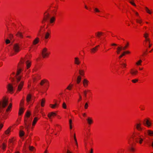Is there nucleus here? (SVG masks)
<instances>
[{
    "label": "nucleus",
    "mask_w": 153,
    "mask_h": 153,
    "mask_svg": "<svg viewBox=\"0 0 153 153\" xmlns=\"http://www.w3.org/2000/svg\"><path fill=\"white\" fill-rule=\"evenodd\" d=\"M129 45V43L128 42H127V43L126 44V45L123 47V50H124L126 49V48Z\"/></svg>",
    "instance_id": "obj_38"
},
{
    "label": "nucleus",
    "mask_w": 153,
    "mask_h": 153,
    "mask_svg": "<svg viewBox=\"0 0 153 153\" xmlns=\"http://www.w3.org/2000/svg\"><path fill=\"white\" fill-rule=\"evenodd\" d=\"M123 47H118L117 48V52L118 54H119L120 52L122 50H123Z\"/></svg>",
    "instance_id": "obj_30"
},
{
    "label": "nucleus",
    "mask_w": 153,
    "mask_h": 153,
    "mask_svg": "<svg viewBox=\"0 0 153 153\" xmlns=\"http://www.w3.org/2000/svg\"><path fill=\"white\" fill-rule=\"evenodd\" d=\"M24 134V132L22 131H20L19 135L20 136H22Z\"/></svg>",
    "instance_id": "obj_39"
},
{
    "label": "nucleus",
    "mask_w": 153,
    "mask_h": 153,
    "mask_svg": "<svg viewBox=\"0 0 153 153\" xmlns=\"http://www.w3.org/2000/svg\"><path fill=\"white\" fill-rule=\"evenodd\" d=\"M125 53H126V52H123V53L119 56V58L120 59L123 56H124L125 55Z\"/></svg>",
    "instance_id": "obj_44"
},
{
    "label": "nucleus",
    "mask_w": 153,
    "mask_h": 153,
    "mask_svg": "<svg viewBox=\"0 0 153 153\" xmlns=\"http://www.w3.org/2000/svg\"><path fill=\"white\" fill-rule=\"evenodd\" d=\"M45 100L44 99H43L42 100L41 102V106L42 107H43L44 106V104L45 102Z\"/></svg>",
    "instance_id": "obj_33"
},
{
    "label": "nucleus",
    "mask_w": 153,
    "mask_h": 153,
    "mask_svg": "<svg viewBox=\"0 0 153 153\" xmlns=\"http://www.w3.org/2000/svg\"><path fill=\"white\" fill-rule=\"evenodd\" d=\"M81 79V77L80 76H78L77 79V84H79L80 82Z\"/></svg>",
    "instance_id": "obj_24"
},
{
    "label": "nucleus",
    "mask_w": 153,
    "mask_h": 153,
    "mask_svg": "<svg viewBox=\"0 0 153 153\" xmlns=\"http://www.w3.org/2000/svg\"><path fill=\"white\" fill-rule=\"evenodd\" d=\"M88 81L86 79H84L83 81V84L85 87H86L88 85Z\"/></svg>",
    "instance_id": "obj_14"
},
{
    "label": "nucleus",
    "mask_w": 153,
    "mask_h": 153,
    "mask_svg": "<svg viewBox=\"0 0 153 153\" xmlns=\"http://www.w3.org/2000/svg\"><path fill=\"white\" fill-rule=\"evenodd\" d=\"M6 145L4 143H3L2 144V149L4 150H5V148H6Z\"/></svg>",
    "instance_id": "obj_40"
},
{
    "label": "nucleus",
    "mask_w": 153,
    "mask_h": 153,
    "mask_svg": "<svg viewBox=\"0 0 153 153\" xmlns=\"http://www.w3.org/2000/svg\"><path fill=\"white\" fill-rule=\"evenodd\" d=\"M148 41L149 42V47L150 48L151 47L152 45L150 44V41Z\"/></svg>",
    "instance_id": "obj_58"
},
{
    "label": "nucleus",
    "mask_w": 153,
    "mask_h": 153,
    "mask_svg": "<svg viewBox=\"0 0 153 153\" xmlns=\"http://www.w3.org/2000/svg\"><path fill=\"white\" fill-rule=\"evenodd\" d=\"M88 106V104L87 103H85V109H87Z\"/></svg>",
    "instance_id": "obj_50"
},
{
    "label": "nucleus",
    "mask_w": 153,
    "mask_h": 153,
    "mask_svg": "<svg viewBox=\"0 0 153 153\" xmlns=\"http://www.w3.org/2000/svg\"><path fill=\"white\" fill-rule=\"evenodd\" d=\"M111 45L112 46H116L117 45L113 43L111 44Z\"/></svg>",
    "instance_id": "obj_63"
},
{
    "label": "nucleus",
    "mask_w": 153,
    "mask_h": 153,
    "mask_svg": "<svg viewBox=\"0 0 153 153\" xmlns=\"http://www.w3.org/2000/svg\"><path fill=\"white\" fill-rule=\"evenodd\" d=\"M13 37V34H10L9 35V38L11 39H12Z\"/></svg>",
    "instance_id": "obj_43"
},
{
    "label": "nucleus",
    "mask_w": 153,
    "mask_h": 153,
    "mask_svg": "<svg viewBox=\"0 0 153 153\" xmlns=\"http://www.w3.org/2000/svg\"><path fill=\"white\" fill-rule=\"evenodd\" d=\"M13 50L16 53L18 52L20 50V45L18 43H16L13 45Z\"/></svg>",
    "instance_id": "obj_3"
},
{
    "label": "nucleus",
    "mask_w": 153,
    "mask_h": 153,
    "mask_svg": "<svg viewBox=\"0 0 153 153\" xmlns=\"http://www.w3.org/2000/svg\"><path fill=\"white\" fill-rule=\"evenodd\" d=\"M16 36H19L21 38H23V36L21 32L18 31L16 35Z\"/></svg>",
    "instance_id": "obj_20"
},
{
    "label": "nucleus",
    "mask_w": 153,
    "mask_h": 153,
    "mask_svg": "<svg viewBox=\"0 0 153 153\" xmlns=\"http://www.w3.org/2000/svg\"><path fill=\"white\" fill-rule=\"evenodd\" d=\"M129 2L132 5H133V6H136V4L134 3H133L132 1H129Z\"/></svg>",
    "instance_id": "obj_52"
},
{
    "label": "nucleus",
    "mask_w": 153,
    "mask_h": 153,
    "mask_svg": "<svg viewBox=\"0 0 153 153\" xmlns=\"http://www.w3.org/2000/svg\"><path fill=\"white\" fill-rule=\"evenodd\" d=\"M69 123L70 125H71V123H72V120L71 119L69 120Z\"/></svg>",
    "instance_id": "obj_55"
},
{
    "label": "nucleus",
    "mask_w": 153,
    "mask_h": 153,
    "mask_svg": "<svg viewBox=\"0 0 153 153\" xmlns=\"http://www.w3.org/2000/svg\"><path fill=\"white\" fill-rule=\"evenodd\" d=\"M79 95L80 100H78V102L79 101H80L82 99V97H81V96L80 95V94H79Z\"/></svg>",
    "instance_id": "obj_56"
},
{
    "label": "nucleus",
    "mask_w": 153,
    "mask_h": 153,
    "mask_svg": "<svg viewBox=\"0 0 153 153\" xmlns=\"http://www.w3.org/2000/svg\"><path fill=\"white\" fill-rule=\"evenodd\" d=\"M3 65V63L2 62H0V66H1Z\"/></svg>",
    "instance_id": "obj_62"
},
{
    "label": "nucleus",
    "mask_w": 153,
    "mask_h": 153,
    "mask_svg": "<svg viewBox=\"0 0 153 153\" xmlns=\"http://www.w3.org/2000/svg\"><path fill=\"white\" fill-rule=\"evenodd\" d=\"M142 62V61L141 60H139L138 61H137L136 63V65H141V62Z\"/></svg>",
    "instance_id": "obj_34"
},
{
    "label": "nucleus",
    "mask_w": 153,
    "mask_h": 153,
    "mask_svg": "<svg viewBox=\"0 0 153 153\" xmlns=\"http://www.w3.org/2000/svg\"><path fill=\"white\" fill-rule=\"evenodd\" d=\"M9 143H12L13 142L12 140H10L9 141Z\"/></svg>",
    "instance_id": "obj_61"
},
{
    "label": "nucleus",
    "mask_w": 153,
    "mask_h": 153,
    "mask_svg": "<svg viewBox=\"0 0 153 153\" xmlns=\"http://www.w3.org/2000/svg\"><path fill=\"white\" fill-rule=\"evenodd\" d=\"M34 149V148L32 146L29 147V150L31 151H33Z\"/></svg>",
    "instance_id": "obj_47"
},
{
    "label": "nucleus",
    "mask_w": 153,
    "mask_h": 153,
    "mask_svg": "<svg viewBox=\"0 0 153 153\" xmlns=\"http://www.w3.org/2000/svg\"><path fill=\"white\" fill-rule=\"evenodd\" d=\"M62 106L64 109H66V103L65 102H64L63 103Z\"/></svg>",
    "instance_id": "obj_41"
},
{
    "label": "nucleus",
    "mask_w": 153,
    "mask_h": 153,
    "mask_svg": "<svg viewBox=\"0 0 153 153\" xmlns=\"http://www.w3.org/2000/svg\"><path fill=\"white\" fill-rule=\"evenodd\" d=\"M73 85L72 84H70L67 87V89L69 90H71L72 87L73 86Z\"/></svg>",
    "instance_id": "obj_36"
},
{
    "label": "nucleus",
    "mask_w": 153,
    "mask_h": 153,
    "mask_svg": "<svg viewBox=\"0 0 153 153\" xmlns=\"http://www.w3.org/2000/svg\"><path fill=\"white\" fill-rule=\"evenodd\" d=\"M81 63L80 61V60L79 58L77 57H75L74 58V63L76 65H79Z\"/></svg>",
    "instance_id": "obj_7"
},
{
    "label": "nucleus",
    "mask_w": 153,
    "mask_h": 153,
    "mask_svg": "<svg viewBox=\"0 0 153 153\" xmlns=\"http://www.w3.org/2000/svg\"><path fill=\"white\" fill-rule=\"evenodd\" d=\"M30 115V113L29 111H27L26 114V116L28 117Z\"/></svg>",
    "instance_id": "obj_42"
},
{
    "label": "nucleus",
    "mask_w": 153,
    "mask_h": 153,
    "mask_svg": "<svg viewBox=\"0 0 153 153\" xmlns=\"http://www.w3.org/2000/svg\"><path fill=\"white\" fill-rule=\"evenodd\" d=\"M21 69L19 68L18 69L16 75V80H14L13 85L10 84H9L7 86V89L9 91L12 93L14 89H16L17 91H20L23 85L24 82L22 80L21 81V76H19L21 73Z\"/></svg>",
    "instance_id": "obj_1"
},
{
    "label": "nucleus",
    "mask_w": 153,
    "mask_h": 153,
    "mask_svg": "<svg viewBox=\"0 0 153 153\" xmlns=\"http://www.w3.org/2000/svg\"><path fill=\"white\" fill-rule=\"evenodd\" d=\"M143 124L145 125H146L148 127H149L151 126V123L149 121V120L145 119L143 122Z\"/></svg>",
    "instance_id": "obj_6"
},
{
    "label": "nucleus",
    "mask_w": 153,
    "mask_h": 153,
    "mask_svg": "<svg viewBox=\"0 0 153 153\" xmlns=\"http://www.w3.org/2000/svg\"><path fill=\"white\" fill-rule=\"evenodd\" d=\"M23 112L24 108L22 107L20 108L19 113V115H20L22 114L23 113Z\"/></svg>",
    "instance_id": "obj_25"
},
{
    "label": "nucleus",
    "mask_w": 153,
    "mask_h": 153,
    "mask_svg": "<svg viewBox=\"0 0 153 153\" xmlns=\"http://www.w3.org/2000/svg\"><path fill=\"white\" fill-rule=\"evenodd\" d=\"M31 120H28L27 118H25V128L28 131L29 130V128Z\"/></svg>",
    "instance_id": "obj_4"
},
{
    "label": "nucleus",
    "mask_w": 153,
    "mask_h": 153,
    "mask_svg": "<svg viewBox=\"0 0 153 153\" xmlns=\"http://www.w3.org/2000/svg\"><path fill=\"white\" fill-rule=\"evenodd\" d=\"M136 22L137 23H141L142 22V20L141 19H137L136 20Z\"/></svg>",
    "instance_id": "obj_45"
},
{
    "label": "nucleus",
    "mask_w": 153,
    "mask_h": 153,
    "mask_svg": "<svg viewBox=\"0 0 153 153\" xmlns=\"http://www.w3.org/2000/svg\"><path fill=\"white\" fill-rule=\"evenodd\" d=\"M87 121L89 125L91 124L93 122V120L92 119H91V118L90 117H88V118L87 119Z\"/></svg>",
    "instance_id": "obj_19"
},
{
    "label": "nucleus",
    "mask_w": 153,
    "mask_h": 153,
    "mask_svg": "<svg viewBox=\"0 0 153 153\" xmlns=\"http://www.w3.org/2000/svg\"><path fill=\"white\" fill-rule=\"evenodd\" d=\"M55 20V17L54 16H53L50 18V19L48 21L50 24L53 23Z\"/></svg>",
    "instance_id": "obj_11"
},
{
    "label": "nucleus",
    "mask_w": 153,
    "mask_h": 153,
    "mask_svg": "<svg viewBox=\"0 0 153 153\" xmlns=\"http://www.w3.org/2000/svg\"><path fill=\"white\" fill-rule=\"evenodd\" d=\"M70 129H71L72 128V126L71 125H70Z\"/></svg>",
    "instance_id": "obj_64"
},
{
    "label": "nucleus",
    "mask_w": 153,
    "mask_h": 153,
    "mask_svg": "<svg viewBox=\"0 0 153 153\" xmlns=\"http://www.w3.org/2000/svg\"><path fill=\"white\" fill-rule=\"evenodd\" d=\"M59 105V104H58L56 102H55V104H50V107L53 108H55V107L56 106H58Z\"/></svg>",
    "instance_id": "obj_18"
},
{
    "label": "nucleus",
    "mask_w": 153,
    "mask_h": 153,
    "mask_svg": "<svg viewBox=\"0 0 153 153\" xmlns=\"http://www.w3.org/2000/svg\"><path fill=\"white\" fill-rule=\"evenodd\" d=\"M137 79H133L132 80V81L133 83H136V82H137L138 81Z\"/></svg>",
    "instance_id": "obj_51"
},
{
    "label": "nucleus",
    "mask_w": 153,
    "mask_h": 153,
    "mask_svg": "<svg viewBox=\"0 0 153 153\" xmlns=\"http://www.w3.org/2000/svg\"><path fill=\"white\" fill-rule=\"evenodd\" d=\"M47 49L46 48H44L42 51V55L44 58L48 56L49 53L47 52Z\"/></svg>",
    "instance_id": "obj_5"
},
{
    "label": "nucleus",
    "mask_w": 153,
    "mask_h": 153,
    "mask_svg": "<svg viewBox=\"0 0 153 153\" xmlns=\"http://www.w3.org/2000/svg\"><path fill=\"white\" fill-rule=\"evenodd\" d=\"M93 149L92 148H91V151L90 152V153H93Z\"/></svg>",
    "instance_id": "obj_57"
},
{
    "label": "nucleus",
    "mask_w": 153,
    "mask_h": 153,
    "mask_svg": "<svg viewBox=\"0 0 153 153\" xmlns=\"http://www.w3.org/2000/svg\"><path fill=\"white\" fill-rule=\"evenodd\" d=\"M94 10L95 12H100V10L97 8H95L94 9Z\"/></svg>",
    "instance_id": "obj_46"
},
{
    "label": "nucleus",
    "mask_w": 153,
    "mask_h": 153,
    "mask_svg": "<svg viewBox=\"0 0 153 153\" xmlns=\"http://www.w3.org/2000/svg\"><path fill=\"white\" fill-rule=\"evenodd\" d=\"M79 73L80 75L81 76H83L84 74V71L83 70H79Z\"/></svg>",
    "instance_id": "obj_27"
},
{
    "label": "nucleus",
    "mask_w": 153,
    "mask_h": 153,
    "mask_svg": "<svg viewBox=\"0 0 153 153\" xmlns=\"http://www.w3.org/2000/svg\"><path fill=\"white\" fill-rule=\"evenodd\" d=\"M47 83L48 84V80L46 79H44L41 80V82L40 83V85H43V84L44 83Z\"/></svg>",
    "instance_id": "obj_13"
},
{
    "label": "nucleus",
    "mask_w": 153,
    "mask_h": 153,
    "mask_svg": "<svg viewBox=\"0 0 153 153\" xmlns=\"http://www.w3.org/2000/svg\"><path fill=\"white\" fill-rule=\"evenodd\" d=\"M6 44H8L10 43V41L9 39H7L5 41Z\"/></svg>",
    "instance_id": "obj_48"
},
{
    "label": "nucleus",
    "mask_w": 153,
    "mask_h": 153,
    "mask_svg": "<svg viewBox=\"0 0 153 153\" xmlns=\"http://www.w3.org/2000/svg\"><path fill=\"white\" fill-rule=\"evenodd\" d=\"M103 33L101 32H98L95 33L96 36L98 38L100 39V36L103 34Z\"/></svg>",
    "instance_id": "obj_10"
},
{
    "label": "nucleus",
    "mask_w": 153,
    "mask_h": 153,
    "mask_svg": "<svg viewBox=\"0 0 153 153\" xmlns=\"http://www.w3.org/2000/svg\"><path fill=\"white\" fill-rule=\"evenodd\" d=\"M140 123H137L136 125V128L137 130L141 131L142 130V128L141 127Z\"/></svg>",
    "instance_id": "obj_12"
},
{
    "label": "nucleus",
    "mask_w": 153,
    "mask_h": 153,
    "mask_svg": "<svg viewBox=\"0 0 153 153\" xmlns=\"http://www.w3.org/2000/svg\"><path fill=\"white\" fill-rule=\"evenodd\" d=\"M125 52H126V53H130V52L128 51H126Z\"/></svg>",
    "instance_id": "obj_59"
},
{
    "label": "nucleus",
    "mask_w": 153,
    "mask_h": 153,
    "mask_svg": "<svg viewBox=\"0 0 153 153\" xmlns=\"http://www.w3.org/2000/svg\"><path fill=\"white\" fill-rule=\"evenodd\" d=\"M121 65H122V66L123 67H126V65L124 63H123Z\"/></svg>",
    "instance_id": "obj_54"
},
{
    "label": "nucleus",
    "mask_w": 153,
    "mask_h": 153,
    "mask_svg": "<svg viewBox=\"0 0 153 153\" xmlns=\"http://www.w3.org/2000/svg\"><path fill=\"white\" fill-rule=\"evenodd\" d=\"M39 41V39L38 37L36 38L33 41V44L35 45L37 44Z\"/></svg>",
    "instance_id": "obj_15"
},
{
    "label": "nucleus",
    "mask_w": 153,
    "mask_h": 153,
    "mask_svg": "<svg viewBox=\"0 0 153 153\" xmlns=\"http://www.w3.org/2000/svg\"><path fill=\"white\" fill-rule=\"evenodd\" d=\"M149 35L148 34L146 33L144 34V37L146 39V41H149V38H147V37H148Z\"/></svg>",
    "instance_id": "obj_22"
},
{
    "label": "nucleus",
    "mask_w": 153,
    "mask_h": 153,
    "mask_svg": "<svg viewBox=\"0 0 153 153\" xmlns=\"http://www.w3.org/2000/svg\"><path fill=\"white\" fill-rule=\"evenodd\" d=\"M31 95L30 94H28L26 98L27 101L28 103L31 100Z\"/></svg>",
    "instance_id": "obj_16"
},
{
    "label": "nucleus",
    "mask_w": 153,
    "mask_h": 153,
    "mask_svg": "<svg viewBox=\"0 0 153 153\" xmlns=\"http://www.w3.org/2000/svg\"><path fill=\"white\" fill-rule=\"evenodd\" d=\"M97 50V47H95L91 49V53H94Z\"/></svg>",
    "instance_id": "obj_28"
},
{
    "label": "nucleus",
    "mask_w": 153,
    "mask_h": 153,
    "mask_svg": "<svg viewBox=\"0 0 153 153\" xmlns=\"http://www.w3.org/2000/svg\"><path fill=\"white\" fill-rule=\"evenodd\" d=\"M12 104L10 103L7 108L6 109L5 111L2 112L1 115V120L6 119L7 118L8 114L11 111Z\"/></svg>",
    "instance_id": "obj_2"
},
{
    "label": "nucleus",
    "mask_w": 153,
    "mask_h": 153,
    "mask_svg": "<svg viewBox=\"0 0 153 153\" xmlns=\"http://www.w3.org/2000/svg\"><path fill=\"white\" fill-rule=\"evenodd\" d=\"M50 18V14L48 13L46 15H45L44 20L46 21H48Z\"/></svg>",
    "instance_id": "obj_9"
},
{
    "label": "nucleus",
    "mask_w": 153,
    "mask_h": 153,
    "mask_svg": "<svg viewBox=\"0 0 153 153\" xmlns=\"http://www.w3.org/2000/svg\"><path fill=\"white\" fill-rule=\"evenodd\" d=\"M67 153H71L69 150H68L67 152Z\"/></svg>",
    "instance_id": "obj_60"
},
{
    "label": "nucleus",
    "mask_w": 153,
    "mask_h": 153,
    "mask_svg": "<svg viewBox=\"0 0 153 153\" xmlns=\"http://www.w3.org/2000/svg\"><path fill=\"white\" fill-rule=\"evenodd\" d=\"M31 63L28 60H27L26 62V65L27 68L28 69L30 66Z\"/></svg>",
    "instance_id": "obj_21"
},
{
    "label": "nucleus",
    "mask_w": 153,
    "mask_h": 153,
    "mask_svg": "<svg viewBox=\"0 0 153 153\" xmlns=\"http://www.w3.org/2000/svg\"><path fill=\"white\" fill-rule=\"evenodd\" d=\"M145 8L146 10L147 13L149 14H151L152 13V11L151 10L149 9L148 7H145Z\"/></svg>",
    "instance_id": "obj_23"
},
{
    "label": "nucleus",
    "mask_w": 153,
    "mask_h": 153,
    "mask_svg": "<svg viewBox=\"0 0 153 153\" xmlns=\"http://www.w3.org/2000/svg\"><path fill=\"white\" fill-rule=\"evenodd\" d=\"M147 133L150 136H152L153 135V131H151L150 130H149L147 131Z\"/></svg>",
    "instance_id": "obj_31"
},
{
    "label": "nucleus",
    "mask_w": 153,
    "mask_h": 153,
    "mask_svg": "<svg viewBox=\"0 0 153 153\" xmlns=\"http://www.w3.org/2000/svg\"><path fill=\"white\" fill-rule=\"evenodd\" d=\"M137 72L138 71H134L133 69H131L130 71V73L132 75L136 74Z\"/></svg>",
    "instance_id": "obj_17"
},
{
    "label": "nucleus",
    "mask_w": 153,
    "mask_h": 153,
    "mask_svg": "<svg viewBox=\"0 0 153 153\" xmlns=\"http://www.w3.org/2000/svg\"><path fill=\"white\" fill-rule=\"evenodd\" d=\"M131 146H132V145H131ZM129 150L131 152H133L134 151L135 149L132 146L130 147L129 148Z\"/></svg>",
    "instance_id": "obj_32"
},
{
    "label": "nucleus",
    "mask_w": 153,
    "mask_h": 153,
    "mask_svg": "<svg viewBox=\"0 0 153 153\" xmlns=\"http://www.w3.org/2000/svg\"><path fill=\"white\" fill-rule=\"evenodd\" d=\"M84 96L85 97H86L87 96V92L86 91H84L83 92Z\"/></svg>",
    "instance_id": "obj_49"
},
{
    "label": "nucleus",
    "mask_w": 153,
    "mask_h": 153,
    "mask_svg": "<svg viewBox=\"0 0 153 153\" xmlns=\"http://www.w3.org/2000/svg\"><path fill=\"white\" fill-rule=\"evenodd\" d=\"M139 139L140 140L139 143L141 144L142 143V142L143 141V139L141 138H140Z\"/></svg>",
    "instance_id": "obj_53"
},
{
    "label": "nucleus",
    "mask_w": 153,
    "mask_h": 153,
    "mask_svg": "<svg viewBox=\"0 0 153 153\" xmlns=\"http://www.w3.org/2000/svg\"><path fill=\"white\" fill-rule=\"evenodd\" d=\"M56 115V114L53 112L49 113L48 114V117L50 120V121H51V117H54Z\"/></svg>",
    "instance_id": "obj_8"
},
{
    "label": "nucleus",
    "mask_w": 153,
    "mask_h": 153,
    "mask_svg": "<svg viewBox=\"0 0 153 153\" xmlns=\"http://www.w3.org/2000/svg\"><path fill=\"white\" fill-rule=\"evenodd\" d=\"M10 128H9L8 129L5 131V133L6 134H8L10 132Z\"/></svg>",
    "instance_id": "obj_37"
},
{
    "label": "nucleus",
    "mask_w": 153,
    "mask_h": 153,
    "mask_svg": "<svg viewBox=\"0 0 153 153\" xmlns=\"http://www.w3.org/2000/svg\"><path fill=\"white\" fill-rule=\"evenodd\" d=\"M50 35V33L48 32H46L45 34V38L46 39H47Z\"/></svg>",
    "instance_id": "obj_35"
},
{
    "label": "nucleus",
    "mask_w": 153,
    "mask_h": 153,
    "mask_svg": "<svg viewBox=\"0 0 153 153\" xmlns=\"http://www.w3.org/2000/svg\"><path fill=\"white\" fill-rule=\"evenodd\" d=\"M74 139L75 140V144L76 145V146H77L78 147V143H77V141L76 139V135H75V133H74Z\"/></svg>",
    "instance_id": "obj_29"
},
{
    "label": "nucleus",
    "mask_w": 153,
    "mask_h": 153,
    "mask_svg": "<svg viewBox=\"0 0 153 153\" xmlns=\"http://www.w3.org/2000/svg\"><path fill=\"white\" fill-rule=\"evenodd\" d=\"M38 120V119L37 117H36L34 118L33 122V126H34L35 125Z\"/></svg>",
    "instance_id": "obj_26"
}]
</instances>
